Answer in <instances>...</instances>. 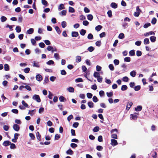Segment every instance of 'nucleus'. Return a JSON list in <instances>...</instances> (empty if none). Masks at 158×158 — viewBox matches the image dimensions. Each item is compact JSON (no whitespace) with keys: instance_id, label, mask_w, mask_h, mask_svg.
Segmentation results:
<instances>
[{"instance_id":"obj_1","label":"nucleus","mask_w":158,"mask_h":158,"mask_svg":"<svg viewBox=\"0 0 158 158\" xmlns=\"http://www.w3.org/2000/svg\"><path fill=\"white\" fill-rule=\"evenodd\" d=\"M136 11L134 12V15L135 17H138L139 16L140 12H141V10L140 9L139 6L136 7Z\"/></svg>"},{"instance_id":"obj_2","label":"nucleus","mask_w":158,"mask_h":158,"mask_svg":"<svg viewBox=\"0 0 158 158\" xmlns=\"http://www.w3.org/2000/svg\"><path fill=\"white\" fill-rule=\"evenodd\" d=\"M32 99L36 101L37 102H41V99L39 96L38 95L35 94L33 96Z\"/></svg>"},{"instance_id":"obj_3","label":"nucleus","mask_w":158,"mask_h":158,"mask_svg":"<svg viewBox=\"0 0 158 158\" xmlns=\"http://www.w3.org/2000/svg\"><path fill=\"white\" fill-rule=\"evenodd\" d=\"M13 129L16 131H18L20 129V127L19 125L17 124H15L13 127Z\"/></svg>"},{"instance_id":"obj_4","label":"nucleus","mask_w":158,"mask_h":158,"mask_svg":"<svg viewBox=\"0 0 158 158\" xmlns=\"http://www.w3.org/2000/svg\"><path fill=\"white\" fill-rule=\"evenodd\" d=\"M111 144L113 146L116 145L118 144V143L117 141L114 139H112L111 140Z\"/></svg>"},{"instance_id":"obj_5","label":"nucleus","mask_w":158,"mask_h":158,"mask_svg":"<svg viewBox=\"0 0 158 158\" xmlns=\"http://www.w3.org/2000/svg\"><path fill=\"white\" fill-rule=\"evenodd\" d=\"M36 78L38 81H41L42 80V77L40 74H38L36 76Z\"/></svg>"},{"instance_id":"obj_6","label":"nucleus","mask_w":158,"mask_h":158,"mask_svg":"<svg viewBox=\"0 0 158 158\" xmlns=\"http://www.w3.org/2000/svg\"><path fill=\"white\" fill-rule=\"evenodd\" d=\"M11 144V142L8 141H5L3 143V145L5 146H7Z\"/></svg>"},{"instance_id":"obj_7","label":"nucleus","mask_w":158,"mask_h":158,"mask_svg":"<svg viewBox=\"0 0 158 158\" xmlns=\"http://www.w3.org/2000/svg\"><path fill=\"white\" fill-rule=\"evenodd\" d=\"M65 9L64 5L63 4H60L58 7V10L60 11Z\"/></svg>"},{"instance_id":"obj_8","label":"nucleus","mask_w":158,"mask_h":158,"mask_svg":"<svg viewBox=\"0 0 158 158\" xmlns=\"http://www.w3.org/2000/svg\"><path fill=\"white\" fill-rule=\"evenodd\" d=\"M36 138L38 140V141H40L41 140V135L39 132L37 131L36 133Z\"/></svg>"},{"instance_id":"obj_9","label":"nucleus","mask_w":158,"mask_h":158,"mask_svg":"<svg viewBox=\"0 0 158 158\" xmlns=\"http://www.w3.org/2000/svg\"><path fill=\"white\" fill-rule=\"evenodd\" d=\"M133 103L132 102H130L129 103H128L126 106V109L127 110H129L131 107L132 106Z\"/></svg>"},{"instance_id":"obj_10","label":"nucleus","mask_w":158,"mask_h":158,"mask_svg":"<svg viewBox=\"0 0 158 158\" xmlns=\"http://www.w3.org/2000/svg\"><path fill=\"white\" fill-rule=\"evenodd\" d=\"M79 35L77 31H73L72 32V36L73 37H77Z\"/></svg>"},{"instance_id":"obj_11","label":"nucleus","mask_w":158,"mask_h":158,"mask_svg":"<svg viewBox=\"0 0 158 158\" xmlns=\"http://www.w3.org/2000/svg\"><path fill=\"white\" fill-rule=\"evenodd\" d=\"M142 107L141 106H138L135 108V110L136 111H139L142 110Z\"/></svg>"},{"instance_id":"obj_12","label":"nucleus","mask_w":158,"mask_h":158,"mask_svg":"<svg viewBox=\"0 0 158 158\" xmlns=\"http://www.w3.org/2000/svg\"><path fill=\"white\" fill-rule=\"evenodd\" d=\"M66 153L68 155H72L73 154V152L71 149H69L66 151Z\"/></svg>"},{"instance_id":"obj_13","label":"nucleus","mask_w":158,"mask_h":158,"mask_svg":"<svg viewBox=\"0 0 158 158\" xmlns=\"http://www.w3.org/2000/svg\"><path fill=\"white\" fill-rule=\"evenodd\" d=\"M70 92L73 93L74 91V89L72 87H69L67 89Z\"/></svg>"},{"instance_id":"obj_14","label":"nucleus","mask_w":158,"mask_h":158,"mask_svg":"<svg viewBox=\"0 0 158 158\" xmlns=\"http://www.w3.org/2000/svg\"><path fill=\"white\" fill-rule=\"evenodd\" d=\"M87 104L89 107L90 108H93L94 106V104L92 102H89Z\"/></svg>"},{"instance_id":"obj_15","label":"nucleus","mask_w":158,"mask_h":158,"mask_svg":"<svg viewBox=\"0 0 158 158\" xmlns=\"http://www.w3.org/2000/svg\"><path fill=\"white\" fill-rule=\"evenodd\" d=\"M130 115L131 118L133 119H137L138 118V116L135 114H131Z\"/></svg>"},{"instance_id":"obj_16","label":"nucleus","mask_w":158,"mask_h":158,"mask_svg":"<svg viewBox=\"0 0 158 158\" xmlns=\"http://www.w3.org/2000/svg\"><path fill=\"white\" fill-rule=\"evenodd\" d=\"M34 31V29L33 28H31L27 30V33L28 34H31Z\"/></svg>"},{"instance_id":"obj_17","label":"nucleus","mask_w":158,"mask_h":158,"mask_svg":"<svg viewBox=\"0 0 158 158\" xmlns=\"http://www.w3.org/2000/svg\"><path fill=\"white\" fill-rule=\"evenodd\" d=\"M111 6L114 8L115 9L117 8V5L115 2H112L110 4Z\"/></svg>"},{"instance_id":"obj_18","label":"nucleus","mask_w":158,"mask_h":158,"mask_svg":"<svg viewBox=\"0 0 158 158\" xmlns=\"http://www.w3.org/2000/svg\"><path fill=\"white\" fill-rule=\"evenodd\" d=\"M87 18L88 20L91 21L93 19V16L92 15L89 14L87 16Z\"/></svg>"},{"instance_id":"obj_19","label":"nucleus","mask_w":158,"mask_h":158,"mask_svg":"<svg viewBox=\"0 0 158 158\" xmlns=\"http://www.w3.org/2000/svg\"><path fill=\"white\" fill-rule=\"evenodd\" d=\"M59 99L60 102H64L66 101V99L64 97L62 96H61L59 97Z\"/></svg>"},{"instance_id":"obj_20","label":"nucleus","mask_w":158,"mask_h":158,"mask_svg":"<svg viewBox=\"0 0 158 158\" xmlns=\"http://www.w3.org/2000/svg\"><path fill=\"white\" fill-rule=\"evenodd\" d=\"M102 28V26L100 25H98L95 27V29L97 31H100Z\"/></svg>"},{"instance_id":"obj_21","label":"nucleus","mask_w":158,"mask_h":158,"mask_svg":"<svg viewBox=\"0 0 158 158\" xmlns=\"http://www.w3.org/2000/svg\"><path fill=\"white\" fill-rule=\"evenodd\" d=\"M81 60V57L80 56H77L76 57V62L78 63L80 62Z\"/></svg>"},{"instance_id":"obj_22","label":"nucleus","mask_w":158,"mask_h":158,"mask_svg":"<svg viewBox=\"0 0 158 158\" xmlns=\"http://www.w3.org/2000/svg\"><path fill=\"white\" fill-rule=\"evenodd\" d=\"M136 72L134 71H131L130 73V74L131 76L133 77H135L136 76Z\"/></svg>"},{"instance_id":"obj_23","label":"nucleus","mask_w":158,"mask_h":158,"mask_svg":"<svg viewBox=\"0 0 158 158\" xmlns=\"http://www.w3.org/2000/svg\"><path fill=\"white\" fill-rule=\"evenodd\" d=\"M127 89V87L126 85H122L121 89L122 91H125Z\"/></svg>"},{"instance_id":"obj_24","label":"nucleus","mask_w":158,"mask_h":158,"mask_svg":"<svg viewBox=\"0 0 158 158\" xmlns=\"http://www.w3.org/2000/svg\"><path fill=\"white\" fill-rule=\"evenodd\" d=\"M75 81L76 82H82L83 81L82 79L81 78H78L76 79L75 80Z\"/></svg>"},{"instance_id":"obj_25","label":"nucleus","mask_w":158,"mask_h":158,"mask_svg":"<svg viewBox=\"0 0 158 158\" xmlns=\"http://www.w3.org/2000/svg\"><path fill=\"white\" fill-rule=\"evenodd\" d=\"M4 69L6 71L9 70V66L8 64H6L4 65Z\"/></svg>"},{"instance_id":"obj_26","label":"nucleus","mask_w":158,"mask_h":158,"mask_svg":"<svg viewBox=\"0 0 158 158\" xmlns=\"http://www.w3.org/2000/svg\"><path fill=\"white\" fill-rule=\"evenodd\" d=\"M74 9L72 7L69 6V11L71 13H73L75 12Z\"/></svg>"},{"instance_id":"obj_27","label":"nucleus","mask_w":158,"mask_h":158,"mask_svg":"<svg viewBox=\"0 0 158 158\" xmlns=\"http://www.w3.org/2000/svg\"><path fill=\"white\" fill-rule=\"evenodd\" d=\"M94 76L95 78H98L100 76L99 73L98 72H95L94 74Z\"/></svg>"},{"instance_id":"obj_28","label":"nucleus","mask_w":158,"mask_h":158,"mask_svg":"<svg viewBox=\"0 0 158 158\" xmlns=\"http://www.w3.org/2000/svg\"><path fill=\"white\" fill-rule=\"evenodd\" d=\"M7 20L6 18L4 16H2L1 18V20L2 22H4Z\"/></svg>"},{"instance_id":"obj_29","label":"nucleus","mask_w":158,"mask_h":158,"mask_svg":"<svg viewBox=\"0 0 158 158\" xmlns=\"http://www.w3.org/2000/svg\"><path fill=\"white\" fill-rule=\"evenodd\" d=\"M156 19L155 17L153 18L152 20L151 23H152V24L154 25L156 23Z\"/></svg>"},{"instance_id":"obj_30","label":"nucleus","mask_w":158,"mask_h":158,"mask_svg":"<svg viewBox=\"0 0 158 158\" xmlns=\"http://www.w3.org/2000/svg\"><path fill=\"white\" fill-rule=\"evenodd\" d=\"M99 127L98 126H96L93 129V131L94 132H97L99 131Z\"/></svg>"},{"instance_id":"obj_31","label":"nucleus","mask_w":158,"mask_h":158,"mask_svg":"<svg viewBox=\"0 0 158 158\" xmlns=\"http://www.w3.org/2000/svg\"><path fill=\"white\" fill-rule=\"evenodd\" d=\"M106 94L108 97L110 98L113 95V92H107Z\"/></svg>"},{"instance_id":"obj_32","label":"nucleus","mask_w":158,"mask_h":158,"mask_svg":"<svg viewBox=\"0 0 158 158\" xmlns=\"http://www.w3.org/2000/svg\"><path fill=\"white\" fill-rule=\"evenodd\" d=\"M94 49V48L92 46H90L88 48V50L90 52H93Z\"/></svg>"},{"instance_id":"obj_33","label":"nucleus","mask_w":158,"mask_h":158,"mask_svg":"<svg viewBox=\"0 0 158 158\" xmlns=\"http://www.w3.org/2000/svg\"><path fill=\"white\" fill-rule=\"evenodd\" d=\"M41 2L44 5L47 6L48 5V3L46 0H41Z\"/></svg>"},{"instance_id":"obj_34","label":"nucleus","mask_w":158,"mask_h":158,"mask_svg":"<svg viewBox=\"0 0 158 158\" xmlns=\"http://www.w3.org/2000/svg\"><path fill=\"white\" fill-rule=\"evenodd\" d=\"M129 55L131 56H134L135 55V52L134 50H131L129 52Z\"/></svg>"},{"instance_id":"obj_35","label":"nucleus","mask_w":158,"mask_h":158,"mask_svg":"<svg viewBox=\"0 0 158 158\" xmlns=\"http://www.w3.org/2000/svg\"><path fill=\"white\" fill-rule=\"evenodd\" d=\"M124 60L126 62H129L131 61V58L129 57H127L124 58Z\"/></svg>"},{"instance_id":"obj_36","label":"nucleus","mask_w":158,"mask_h":158,"mask_svg":"<svg viewBox=\"0 0 158 158\" xmlns=\"http://www.w3.org/2000/svg\"><path fill=\"white\" fill-rule=\"evenodd\" d=\"M93 101L94 102H97L98 101V99L96 96H94L93 98Z\"/></svg>"},{"instance_id":"obj_37","label":"nucleus","mask_w":158,"mask_h":158,"mask_svg":"<svg viewBox=\"0 0 158 158\" xmlns=\"http://www.w3.org/2000/svg\"><path fill=\"white\" fill-rule=\"evenodd\" d=\"M141 87L140 85H137L135 86L134 87V90L136 91H137L140 89Z\"/></svg>"},{"instance_id":"obj_38","label":"nucleus","mask_w":158,"mask_h":158,"mask_svg":"<svg viewBox=\"0 0 158 158\" xmlns=\"http://www.w3.org/2000/svg\"><path fill=\"white\" fill-rule=\"evenodd\" d=\"M96 149L99 151H102L103 149V147L101 146L98 145L96 147Z\"/></svg>"},{"instance_id":"obj_39","label":"nucleus","mask_w":158,"mask_h":158,"mask_svg":"<svg viewBox=\"0 0 158 158\" xmlns=\"http://www.w3.org/2000/svg\"><path fill=\"white\" fill-rule=\"evenodd\" d=\"M15 30L17 32H20L21 31V28L20 26H17Z\"/></svg>"},{"instance_id":"obj_40","label":"nucleus","mask_w":158,"mask_h":158,"mask_svg":"<svg viewBox=\"0 0 158 158\" xmlns=\"http://www.w3.org/2000/svg\"><path fill=\"white\" fill-rule=\"evenodd\" d=\"M129 78L126 76L124 77L123 78V80L124 82H128L129 81Z\"/></svg>"},{"instance_id":"obj_41","label":"nucleus","mask_w":158,"mask_h":158,"mask_svg":"<svg viewBox=\"0 0 158 158\" xmlns=\"http://www.w3.org/2000/svg\"><path fill=\"white\" fill-rule=\"evenodd\" d=\"M80 33L81 35H84L86 33V31L84 29H82L81 30Z\"/></svg>"},{"instance_id":"obj_42","label":"nucleus","mask_w":158,"mask_h":158,"mask_svg":"<svg viewBox=\"0 0 158 158\" xmlns=\"http://www.w3.org/2000/svg\"><path fill=\"white\" fill-rule=\"evenodd\" d=\"M61 26L63 28H64L66 26V23L65 21H63L61 23Z\"/></svg>"},{"instance_id":"obj_43","label":"nucleus","mask_w":158,"mask_h":158,"mask_svg":"<svg viewBox=\"0 0 158 158\" xmlns=\"http://www.w3.org/2000/svg\"><path fill=\"white\" fill-rule=\"evenodd\" d=\"M87 98H91L93 96V94L89 93H88L86 94Z\"/></svg>"},{"instance_id":"obj_44","label":"nucleus","mask_w":158,"mask_h":158,"mask_svg":"<svg viewBox=\"0 0 158 158\" xmlns=\"http://www.w3.org/2000/svg\"><path fill=\"white\" fill-rule=\"evenodd\" d=\"M55 29L56 30L58 34H60L61 33V31H60L59 28L57 26L55 27Z\"/></svg>"},{"instance_id":"obj_45","label":"nucleus","mask_w":158,"mask_h":158,"mask_svg":"<svg viewBox=\"0 0 158 158\" xmlns=\"http://www.w3.org/2000/svg\"><path fill=\"white\" fill-rule=\"evenodd\" d=\"M142 52L140 51H136V54L137 56H140L142 55Z\"/></svg>"},{"instance_id":"obj_46","label":"nucleus","mask_w":158,"mask_h":158,"mask_svg":"<svg viewBox=\"0 0 158 158\" xmlns=\"http://www.w3.org/2000/svg\"><path fill=\"white\" fill-rule=\"evenodd\" d=\"M22 104L25 107H28V105L23 100L22 102Z\"/></svg>"},{"instance_id":"obj_47","label":"nucleus","mask_w":158,"mask_h":158,"mask_svg":"<svg viewBox=\"0 0 158 158\" xmlns=\"http://www.w3.org/2000/svg\"><path fill=\"white\" fill-rule=\"evenodd\" d=\"M47 64L49 65L53 64H54V62L52 60H50L47 62Z\"/></svg>"},{"instance_id":"obj_48","label":"nucleus","mask_w":158,"mask_h":158,"mask_svg":"<svg viewBox=\"0 0 158 158\" xmlns=\"http://www.w3.org/2000/svg\"><path fill=\"white\" fill-rule=\"evenodd\" d=\"M98 141L99 142H102L103 141L102 137V135H99L98 137Z\"/></svg>"},{"instance_id":"obj_49","label":"nucleus","mask_w":158,"mask_h":158,"mask_svg":"<svg viewBox=\"0 0 158 158\" xmlns=\"http://www.w3.org/2000/svg\"><path fill=\"white\" fill-rule=\"evenodd\" d=\"M114 63L115 65H118L119 64V61L118 60L115 59L114 60Z\"/></svg>"},{"instance_id":"obj_50","label":"nucleus","mask_w":158,"mask_h":158,"mask_svg":"<svg viewBox=\"0 0 158 158\" xmlns=\"http://www.w3.org/2000/svg\"><path fill=\"white\" fill-rule=\"evenodd\" d=\"M97 79L98 81L99 82L101 83L102 82V77L99 76L98 78H97Z\"/></svg>"},{"instance_id":"obj_51","label":"nucleus","mask_w":158,"mask_h":158,"mask_svg":"<svg viewBox=\"0 0 158 158\" xmlns=\"http://www.w3.org/2000/svg\"><path fill=\"white\" fill-rule=\"evenodd\" d=\"M109 67L111 71H113L114 70V68L112 64H109Z\"/></svg>"},{"instance_id":"obj_52","label":"nucleus","mask_w":158,"mask_h":158,"mask_svg":"<svg viewBox=\"0 0 158 158\" xmlns=\"http://www.w3.org/2000/svg\"><path fill=\"white\" fill-rule=\"evenodd\" d=\"M60 136L58 134H56L55 135V140H57L60 138Z\"/></svg>"},{"instance_id":"obj_53","label":"nucleus","mask_w":158,"mask_h":158,"mask_svg":"<svg viewBox=\"0 0 158 158\" xmlns=\"http://www.w3.org/2000/svg\"><path fill=\"white\" fill-rule=\"evenodd\" d=\"M73 116L72 114L70 115L67 117V120L69 122L71 119L73 118Z\"/></svg>"},{"instance_id":"obj_54","label":"nucleus","mask_w":158,"mask_h":158,"mask_svg":"<svg viewBox=\"0 0 158 158\" xmlns=\"http://www.w3.org/2000/svg\"><path fill=\"white\" fill-rule=\"evenodd\" d=\"M107 14H108V16L109 17H111L112 16V11L111 10H109L108 11Z\"/></svg>"},{"instance_id":"obj_55","label":"nucleus","mask_w":158,"mask_h":158,"mask_svg":"<svg viewBox=\"0 0 158 158\" xmlns=\"http://www.w3.org/2000/svg\"><path fill=\"white\" fill-rule=\"evenodd\" d=\"M79 123L78 122H75L73 124V126L75 128L79 126Z\"/></svg>"},{"instance_id":"obj_56","label":"nucleus","mask_w":158,"mask_h":158,"mask_svg":"<svg viewBox=\"0 0 158 158\" xmlns=\"http://www.w3.org/2000/svg\"><path fill=\"white\" fill-rule=\"evenodd\" d=\"M124 34L123 33H121L119 35L118 38L120 39H123L124 38Z\"/></svg>"},{"instance_id":"obj_57","label":"nucleus","mask_w":158,"mask_h":158,"mask_svg":"<svg viewBox=\"0 0 158 158\" xmlns=\"http://www.w3.org/2000/svg\"><path fill=\"white\" fill-rule=\"evenodd\" d=\"M70 146L72 148H75L77 147V145L75 143H72L70 144Z\"/></svg>"},{"instance_id":"obj_58","label":"nucleus","mask_w":158,"mask_h":158,"mask_svg":"<svg viewBox=\"0 0 158 158\" xmlns=\"http://www.w3.org/2000/svg\"><path fill=\"white\" fill-rule=\"evenodd\" d=\"M111 137L114 139H117V135L116 134H113L111 135Z\"/></svg>"},{"instance_id":"obj_59","label":"nucleus","mask_w":158,"mask_h":158,"mask_svg":"<svg viewBox=\"0 0 158 158\" xmlns=\"http://www.w3.org/2000/svg\"><path fill=\"white\" fill-rule=\"evenodd\" d=\"M10 148L11 149H15L16 148V146L15 144L13 143H11L10 144Z\"/></svg>"},{"instance_id":"obj_60","label":"nucleus","mask_w":158,"mask_h":158,"mask_svg":"<svg viewBox=\"0 0 158 158\" xmlns=\"http://www.w3.org/2000/svg\"><path fill=\"white\" fill-rule=\"evenodd\" d=\"M96 45L98 47H99L101 44V42L100 41H98L95 43Z\"/></svg>"},{"instance_id":"obj_61","label":"nucleus","mask_w":158,"mask_h":158,"mask_svg":"<svg viewBox=\"0 0 158 158\" xmlns=\"http://www.w3.org/2000/svg\"><path fill=\"white\" fill-rule=\"evenodd\" d=\"M30 137L32 139H34L35 138L34 135L33 133H30L29 134Z\"/></svg>"},{"instance_id":"obj_62","label":"nucleus","mask_w":158,"mask_h":158,"mask_svg":"<svg viewBox=\"0 0 158 158\" xmlns=\"http://www.w3.org/2000/svg\"><path fill=\"white\" fill-rule=\"evenodd\" d=\"M30 70V69L29 68H27L24 70V72L26 73H28Z\"/></svg>"},{"instance_id":"obj_63","label":"nucleus","mask_w":158,"mask_h":158,"mask_svg":"<svg viewBox=\"0 0 158 158\" xmlns=\"http://www.w3.org/2000/svg\"><path fill=\"white\" fill-rule=\"evenodd\" d=\"M104 92L102 90H101L99 92V94L101 97L103 96L104 95Z\"/></svg>"},{"instance_id":"obj_64","label":"nucleus","mask_w":158,"mask_h":158,"mask_svg":"<svg viewBox=\"0 0 158 158\" xmlns=\"http://www.w3.org/2000/svg\"><path fill=\"white\" fill-rule=\"evenodd\" d=\"M151 25V24L150 23H145L143 26V27L144 28H147L148 27H149Z\"/></svg>"}]
</instances>
